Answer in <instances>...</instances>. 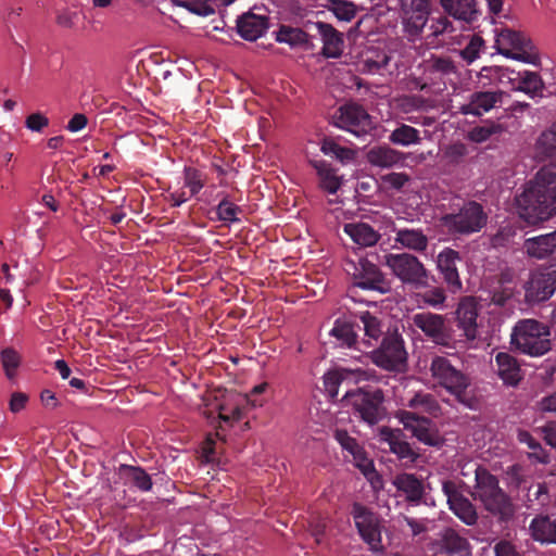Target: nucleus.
<instances>
[{
	"mask_svg": "<svg viewBox=\"0 0 556 556\" xmlns=\"http://www.w3.org/2000/svg\"><path fill=\"white\" fill-rule=\"evenodd\" d=\"M520 217L529 225L548 219L556 213V163L543 166L525 191L516 197Z\"/></svg>",
	"mask_w": 556,
	"mask_h": 556,
	"instance_id": "1",
	"label": "nucleus"
},
{
	"mask_svg": "<svg viewBox=\"0 0 556 556\" xmlns=\"http://www.w3.org/2000/svg\"><path fill=\"white\" fill-rule=\"evenodd\" d=\"M475 482L471 496L479 501L488 513L502 522H506L514 517L515 505L513 500L500 486L496 476L492 475L485 467L477 466Z\"/></svg>",
	"mask_w": 556,
	"mask_h": 556,
	"instance_id": "2",
	"label": "nucleus"
},
{
	"mask_svg": "<svg viewBox=\"0 0 556 556\" xmlns=\"http://www.w3.org/2000/svg\"><path fill=\"white\" fill-rule=\"evenodd\" d=\"M510 344L525 355L543 356L552 350L551 327L536 319H521L511 330Z\"/></svg>",
	"mask_w": 556,
	"mask_h": 556,
	"instance_id": "3",
	"label": "nucleus"
},
{
	"mask_svg": "<svg viewBox=\"0 0 556 556\" xmlns=\"http://www.w3.org/2000/svg\"><path fill=\"white\" fill-rule=\"evenodd\" d=\"M432 378L439 386L444 388L455 400L471 407L472 395L470 394L471 378L452 365L444 356H435L430 364Z\"/></svg>",
	"mask_w": 556,
	"mask_h": 556,
	"instance_id": "4",
	"label": "nucleus"
},
{
	"mask_svg": "<svg viewBox=\"0 0 556 556\" xmlns=\"http://www.w3.org/2000/svg\"><path fill=\"white\" fill-rule=\"evenodd\" d=\"M344 399L354 416L369 426L379 424L387 416L384 392L380 388H357L346 392Z\"/></svg>",
	"mask_w": 556,
	"mask_h": 556,
	"instance_id": "5",
	"label": "nucleus"
},
{
	"mask_svg": "<svg viewBox=\"0 0 556 556\" xmlns=\"http://www.w3.org/2000/svg\"><path fill=\"white\" fill-rule=\"evenodd\" d=\"M488 219L489 215L483 205L470 200L464 202L457 212L444 214L440 220L450 235L471 236L480 232L486 226Z\"/></svg>",
	"mask_w": 556,
	"mask_h": 556,
	"instance_id": "6",
	"label": "nucleus"
},
{
	"mask_svg": "<svg viewBox=\"0 0 556 556\" xmlns=\"http://www.w3.org/2000/svg\"><path fill=\"white\" fill-rule=\"evenodd\" d=\"M495 47L502 55L529 64H536L539 52L532 40L523 33L510 28L502 29L495 38Z\"/></svg>",
	"mask_w": 556,
	"mask_h": 556,
	"instance_id": "7",
	"label": "nucleus"
},
{
	"mask_svg": "<svg viewBox=\"0 0 556 556\" xmlns=\"http://www.w3.org/2000/svg\"><path fill=\"white\" fill-rule=\"evenodd\" d=\"M372 363L388 371H401L407 361V352L401 334L395 331L384 333L380 346L370 352Z\"/></svg>",
	"mask_w": 556,
	"mask_h": 556,
	"instance_id": "8",
	"label": "nucleus"
},
{
	"mask_svg": "<svg viewBox=\"0 0 556 556\" xmlns=\"http://www.w3.org/2000/svg\"><path fill=\"white\" fill-rule=\"evenodd\" d=\"M386 265L403 283L422 287L427 285L428 270L419 258L410 253H390L384 256Z\"/></svg>",
	"mask_w": 556,
	"mask_h": 556,
	"instance_id": "9",
	"label": "nucleus"
},
{
	"mask_svg": "<svg viewBox=\"0 0 556 556\" xmlns=\"http://www.w3.org/2000/svg\"><path fill=\"white\" fill-rule=\"evenodd\" d=\"M351 515L361 538L369 548L372 552L382 551L381 523L378 515L361 503L352 505Z\"/></svg>",
	"mask_w": 556,
	"mask_h": 556,
	"instance_id": "10",
	"label": "nucleus"
},
{
	"mask_svg": "<svg viewBox=\"0 0 556 556\" xmlns=\"http://www.w3.org/2000/svg\"><path fill=\"white\" fill-rule=\"evenodd\" d=\"M345 271L352 276L353 283L364 290H375L381 293L388 291L384 275L379 267L366 258H359L357 263L348 262Z\"/></svg>",
	"mask_w": 556,
	"mask_h": 556,
	"instance_id": "11",
	"label": "nucleus"
},
{
	"mask_svg": "<svg viewBox=\"0 0 556 556\" xmlns=\"http://www.w3.org/2000/svg\"><path fill=\"white\" fill-rule=\"evenodd\" d=\"M334 125L355 137L366 136L372 129V123L366 110L356 103L345 104L333 116Z\"/></svg>",
	"mask_w": 556,
	"mask_h": 556,
	"instance_id": "12",
	"label": "nucleus"
},
{
	"mask_svg": "<svg viewBox=\"0 0 556 556\" xmlns=\"http://www.w3.org/2000/svg\"><path fill=\"white\" fill-rule=\"evenodd\" d=\"M442 492L446 496L450 510L465 525L473 526L478 521V511L476 506L459 491L456 482L444 480L442 482Z\"/></svg>",
	"mask_w": 556,
	"mask_h": 556,
	"instance_id": "13",
	"label": "nucleus"
},
{
	"mask_svg": "<svg viewBox=\"0 0 556 556\" xmlns=\"http://www.w3.org/2000/svg\"><path fill=\"white\" fill-rule=\"evenodd\" d=\"M482 305L480 301L471 295L463 296L455 311L456 326L463 331L468 341H473L479 336L478 317Z\"/></svg>",
	"mask_w": 556,
	"mask_h": 556,
	"instance_id": "14",
	"label": "nucleus"
},
{
	"mask_svg": "<svg viewBox=\"0 0 556 556\" xmlns=\"http://www.w3.org/2000/svg\"><path fill=\"white\" fill-rule=\"evenodd\" d=\"M404 30L413 39L419 37L429 23V0H402Z\"/></svg>",
	"mask_w": 556,
	"mask_h": 556,
	"instance_id": "15",
	"label": "nucleus"
},
{
	"mask_svg": "<svg viewBox=\"0 0 556 556\" xmlns=\"http://www.w3.org/2000/svg\"><path fill=\"white\" fill-rule=\"evenodd\" d=\"M506 92L500 88L476 90L469 94L468 102L463 104L460 113L464 115H471L481 117L502 105Z\"/></svg>",
	"mask_w": 556,
	"mask_h": 556,
	"instance_id": "16",
	"label": "nucleus"
},
{
	"mask_svg": "<svg viewBox=\"0 0 556 556\" xmlns=\"http://www.w3.org/2000/svg\"><path fill=\"white\" fill-rule=\"evenodd\" d=\"M414 325L435 344L447 346L452 340L450 329L442 315L434 313H418L413 317Z\"/></svg>",
	"mask_w": 556,
	"mask_h": 556,
	"instance_id": "17",
	"label": "nucleus"
},
{
	"mask_svg": "<svg viewBox=\"0 0 556 556\" xmlns=\"http://www.w3.org/2000/svg\"><path fill=\"white\" fill-rule=\"evenodd\" d=\"M462 262L460 253L452 248H444L437 256V268L448 290L453 293L460 291L463 288L458 270V264Z\"/></svg>",
	"mask_w": 556,
	"mask_h": 556,
	"instance_id": "18",
	"label": "nucleus"
},
{
	"mask_svg": "<svg viewBox=\"0 0 556 556\" xmlns=\"http://www.w3.org/2000/svg\"><path fill=\"white\" fill-rule=\"evenodd\" d=\"M556 290V260L544 270L532 276L526 289L530 301L542 302L549 299Z\"/></svg>",
	"mask_w": 556,
	"mask_h": 556,
	"instance_id": "19",
	"label": "nucleus"
},
{
	"mask_svg": "<svg viewBox=\"0 0 556 556\" xmlns=\"http://www.w3.org/2000/svg\"><path fill=\"white\" fill-rule=\"evenodd\" d=\"M268 17L248 11L237 18V31L241 38L255 41L262 37L268 28Z\"/></svg>",
	"mask_w": 556,
	"mask_h": 556,
	"instance_id": "20",
	"label": "nucleus"
},
{
	"mask_svg": "<svg viewBox=\"0 0 556 556\" xmlns=\"http://www.w3.org/2000/svg\"><path fill=\"white\" fill-rule=\"evenodd\" d=\"M316 30L323 40L321 54L328 59H337L343 52V34L331 24L325 22L315 23Z\"/></svg>",
	"mask_w": 556,
	"mask_h": 556,
	"instance_id": "21",
	"label": "nucleus"
},
{
	"mask_svg": "<svg viewBox=\"0 0 556 556\" xmlns=\"http://www.w3.org/2000/svg\"><path fill=\"white\" fill-rule=\"evenodd\" d=\"M525 253L535 260H544L556 253V229L554 231L527 238Z\"/></svg>",
	"mask_w": 556,
	"mask_h": 556,
	"instance_id": "22",
	"label": "nucleus"
},
{
	"mask_svg": "<svg viewBox=\"0 0 556 556\" xmlns=\"http://www.w3.org/2000/svg\"><path fill=\"white\" fill-rule=\"evenodd\" d=\"M439 553L445 555L470 556L471 546L468 540L452 528L444 529L438 541Z\"/></svg>",
	"mask_w": 556,
	"mask_h": 556,
	"instance_id": "23",
	"label": "nucleus"
},
{
	"mask_svg": "<svg viewBox=\"0 0 556 556\" xmlns=\"http://www.w3.org/2000/svg\"><path fill=\"white\" fill-rule=\"evenodd\" d=\"M393 485L409 503L419 504L425 495L421 479L414 473L402 472L394 477Z\"/></svg>",
	"mask_w": 556,
	"mask_h": 556,
	"instance_id": "24",
	"label": "nucleus"
},
{
	"mask_svg": "<svg viewBox=\"0 0 556 556\" xmlns=\"http://www.w3.org/2000/svg\"><path fill=\"white\" fill-rule=\"evenodd\" d=\"M495 370L507 386L516 387L522 379L520 364L508 352H498L495 356Z\"/></svg>",
	"mask_w": 556,
	"mask_h": 556,
	"instance_id": "25",
	"label": "nucleus"
},
{
	"mask_svg": "<svg viewBox=\"0 0 556 556\" xmlns=\"http://www.w3.org/2000/svg\"><path fill=\"white\" fill-rule=\"evenodd\" d=\"M359 329L361 326L353 321L337 319L330 330V336L333 337L342 348L362 350L357 334Z\"/></svg>",
	"mask_w": 556,
	"mask_h": 556,
	"instance_id": "26",
	"label": "nucleus"
},
{
	"mask_svg": "<svg viewBox=\"0 0 556 556\" xmlns=\"http://www.w3.org/2000/svg\"><path fill=\"white\" fill-rule=\"evenodd\" d=\"M366 159L371 166L391 168L402 164L405 156L402 152L394 150L389 146H379L371 148L367 152Z\"/></svg>",
	"mask_w": 556,
	"mask_h": 556,
	"instance_id": "27",
	"label": "nucleus"
},
{
	"mask_svg": "<svg viewBox=\"0 0 556 556\" xmlns=\"http://www.w3.org/2000/svg\"><path fill=\"white\" fill-rule=\"evenodd\" d=\"M309 164L319 177L320 188L334 194L342 185V177L337 174V169L324 160H311Z\"/></svg>",
	"mask_w": 556,
	"mask_h": 556,
	"instance_id": "28",
	"label": "nucleus"
},
{
	"mask_svg": "<svg viewBox=\"0 0 556 556\" xmlns=\"http://www.w3.org/2000/svg\"><path fill=\"white\" fill-rule=\"evenodd\" d=\"M395 243L403 248L422 253L427 250L429 240L421 229L400 228L395 229Z\"/></svg>",
	"mask_w": 556,
	"mask_h": 556,
	"instance_id": "29",
	"label": "nucleus"
},
{
	"mask_svg": "<svg viewBox=\"0 0 556 556\" xmlns=\"http://www.w3.org/2000/svg\"><path fill=\"white\" fill-rule=\"evenodd\" d=\"M529 530L534 541L542 544L556 543V521L549 516H536L532 519Z\"/></svg>",
	"mask_w": 556,
	"mask_h": 556,
	"instance_id": "30",
	"label": "nucleus"
},
{
	"mask_svg": "<svg viewBox=\"0 0 556 556\" xmlns=\"http://www.w3.org/2000/svg\"><path fill=\"white\" fill-rule=\"evenodd\" d=\"M401 430L383 427L380 430V440L388 444L389 450L401 459H414L415 453L408 442L401 439Z\"/></svg>",
	"mask_w": 556,
	"mask_h": 556,
	"instance_id": "31",
	"label": "nucleus"
},
{
	"mask_svg": "<svg viewBox=\"0 0 556 556\" xmlns=\"http://www.w3.org/2000/svg\"><path fill=\"white\" fill-rule=\"evenodd\" d=\"M441 5L450 15L465 22L477 20L479 11L476 0H440Z\"/></svg>",
	"mask_w": 556,
	"mask_h": 556,
	"instance_id": "32",
	"label": "nucleus"
},
{
	"mask_svg": "<svg viewBox=\"0 0 556 556\" xmlns=\"http://www.w3.org/2000/svg\"><path fill=\"white\" fill-rule=\"evenodd\" d=\"M344 231L355 243L362 247H372L380 239V233L366 223L346 224Z\"/></svg>",
	"mask_w": 556,
	"mask_h": 556,
	"instance_id": "33",
	"label": "nucleus"
},
{
	"mask_svg": "<svg viewBox=\"0 0 556 556\" xmlns=\"http://www.w3.org/2000/svg\"><path fill=\"white\" fill-rule=\"evenodd\" d=\"M320 151L343 165L352 162L356 155L353 149L341 146L338 139L331 136H326L321 139Z\"/></svg>",
	"mask_w": 556,
	"mask_h": 556,
	"instance_id": "34",
	"label": "nucleus"
},
{
	"mask_svg": "<svg viewBox=\"0 0 556 556\" xmlns=\"http://www.w3.org/2000/svg\"><path fill=\"white\" fill-rule=\"evenodd\" d=\"M477 78V85L481 89L497 87L503 84L505 79L509 81L513 80L509 76L508 68L502 66H483L478 73Z\"/></svg>",
	"mask_w": 556,
	"mask_h": 556,
	"instance_id": "35",
	"label": "nucleus"
},
{
	"mask_svg": "<svg viewBox=\"0 0 556 556\" xmlns=\"http://www.w3.org/2000/svg\"><path fill=\"white\" fill-rule=\"evenodd\" d=\"M359 320L365 334V338L361 341L362 349L372 348L383 334L381 321L369 312L362 313Z\"/></svg>",
	"mask_w": 556,
	"mask_h": 556,
	"instance_id": "36",
	"label": "nucleus"
},
{
	"mask_svg": "<svg viewBox=\"0 0 556 556\" xmlns=\"http://www.w3.org/2000/svg\"><path fill=\"white\" fill-rule=\"evenodd\" d=\"M364 371L361 369L351 370L348 368H337L328 371L324 377V384L330 396L334 397L338 394L340 384L348 380L351 376H355L356 380L362 379Z\"/></svg>",
	"mask_w": 556,
	"mask_h": 556,
	"instance_id": "37",
	"label": "nucleus"
},
{
	"mask_svg": "<svg viewBox=\"0 0 556 556\" xmlns=\"http://www.w3.org/2000/svg\"><path fill=\"white\" fill-rule=\"evenodd\" d=\"M517 440L520 443L526 444L531 450L528 454L530 459L543 465L549 464L551 459L548 452L542 447L541 443L535 440L529 431L521 429L518 430Z\"/></svg>",
	"mask_w": 556,
	"mask_h": 556,
	"instance_id": "38",
	"label": "nucleus"
},
{
	"mask_svg": "<svg viewBox=\"0 0 556 556\" xmlns=\"http://www.w3.org/2000/svg\"><path fill=\"white\" fill-rule=\"evenodd\" d=\"M389 141L396 146L408 147L421 142L420 132L413 126L401 124L389 135Z\"/></svg>",
	"mask_w": 556,
	"mask_h": 556,
	"instance_id": "39",
	"label": "nucleus"
},
{
	"mask_svg": "<svg viewBox=\"0 0 556 556\" xmlns=\"http://www.w3.org/2000/svg\"><path fill=\"white\" fill-rule=\"evenodd\" d=\"M121 469L126 472L127 481L141 492H149L153 486L151 476L139 466L122 465Z\"/></svg>",
	"mask_w": 556,
	"mask_h": 556,
	"instance_id": "40",
	"label": "nucleus"
},
{
	"mask_svg": "<svg viewBox=\"0 0 556 556\" xmlns=\"http://www.w3.org/2000/svg\"><path fill=\"white\" fill-rule=\"evenodd\" d=\"M518 75L519 81L517 86L513 87L514 90L525 92L532 98L542 92L544 84L538 73L525 71Z\"/></svg>",
	"mask_w": 556,
	"mask_h": 556,
	"instance_id": "41",
	"label": "nucleus"
},
{
	"mask_svg": "<svg viewBox=\"0 0 556 556\" xmlns=\"http://www.w3.org/2000/svg\"><path fill=\"white\" fill-rule=\"evenodd\" d=\"M407 406L417 413H428L437 416L440 412V405L435 397L426 392L415 393L407 402Z\"/></svg>",
	"mask_w": 556,
	"mask_h": 556,
	"instance_id": "42",
	"label": "nucleus"
},
{
	"mask_svg": "<svg viewBox=\"0 0 556 556\" xmlns=\"http://www.w3.org/2000/svg\"><path fill=\"white\" fill-rule=\"evenodd\" d=\"M308 34L298 27L281 25L277 31L276 40L291 47L304 46L308 42Z\"/></svg>",
	"mask_w": 556,
	"mask_h": 556,
	"instance_id": "43",
	"label": "nucleus"
},
{
	"mask_svg": "<svg viewBox=\"0 0 556 556\" xmlns=\"http://www.w3.org/2000/svg\"><path fill=\"white\" fill-rule=\"evenodd\" d=\"M430 420L428 418H422L420 422H417L413 428V434L420 442L430 445V446H439L442 443V438L439 435L438 431L430 427Z\"/></svg>",
	"mask_w": 556,
	"mask_h": 556,
	"instance_id": "44",
	"label": "nucleus"
},
{
	"mask_svg": "<svg viewBox=\"0 0 556 556\" xmlns=\"http://www.w3.org/2000/svg\"><path fill=\"white\" fill-rule=\"evenodd\" d=\"M184 185L189 189L190 197L197 195L205 186L207 176L200 169L192 166L184 168Z\"/></svg>",
	"mask_w": 556,
	"mask_h": 556,
	"instance_id": "45",
	"label": "nucleus"
},
{
	"mask_svg": "<svg viewBox=\"0 0 556 556\" xmlns=\"http://www.w3.org/2000/svg\"><path fill=\"white\" fill-rule=\"evenodd\" d=\"M326 8L343 22H351L357 12L356 5L348 0H328Z\"/></svg>",
	"mask_w": 556,
	"mask_h": 556,
	"instance_id": "46",
	"label": "nucleus"
},
{
	"mask_svg": "<svg viewBox=\"0 0 556 556\" xmlns=\"http://www.w3.org/2000/svg\"><path fill=\"white\" fill-rule=\"evenodd\" d=\"M334 439L343 450L349 452L355 460H365L364 450L358 444L356 439L352 438L346 430L337 429L334 431Z\"/></svg>",
	"mask_w": 556,
	"mask_h": 556,
	"instance_id": "47",
	"label": "nucleus"
},
{
	"mask_svg": "<svg viewBox=\"0 0 556 556\" xmlns=\"http://www.w3.org/2000/svg\"><path fill=\"white\" fill-rule=\"evenodd\" d=\"M215 212L218 220L230 224L240 222L238 215L242 213V208L232 203L228 197H224L216 206Z\"/></svg>",
	"mask_w": 556,
	"mask_h": 556,
	"instance_id": "48",
	"label": "nucleus"
},
{
	"mask_svg": "<svg viewBox=\"0 0 556 556\" xmlns=\"http://www.w3.org/2000/svg\"><path fill=\"white\" fill-rule=\"evenodd\" d=\"M172 2L200 16L214 14V0H172Z\"/></svg>",
	"mask_w": 556,
	"mask_h": 556,
	"instance_id": "49",
	"label": "nucleus"
},
{
	"mask_svg": "<svg viewBox=\"0 0 556 556\" xmlns=\"http://www.w3.org/2000/svg\"><path fill=\"white\" fill-rule=\"evenodd\" d=\"M503 126L495 122H488L484 125L473 127L468 137L471 141L481 143L490 139L493 135L501 134Z\"/></svg>",
	"mask_w": 556,
	"mask_h": 556,
	"instance_id": "50",
	"label": "nucleus"
},
{
	"mask_svg": "<svg viewBox=\"0 0 556 556\" xmlns=\"http://www.w3.org/2000/svg\"><path fill=\"white\" fill-rule=\"evenodd\" d=\"M397 108L404 114L422 111L428 108V100L420 94H405L397 99Z\"/></svg>",
	"mask_w": 556,
	"mask_h": 556,
	"instance_id": "51",
	"label": "nucleus"
},
{
	"mask_svg": "<svg viewBox=\"0 0 556 556\" xmlns=\"http://www.w3.org/2000/svg\"><path fill=\"white\" fill-rule=\"evenodd\" d=\"M484 49L485 43L483 38L479 35H472L465 48L459 51V54L463 60L470 64L480 56V53Z\"/></svg>",
	"mask_w": 556,
	"mask_h": 556,
	"instance_id": "52",
	"label": "nucleus"
},
{
	"mask_svg": "<svg viewBox=\"0 0 556 556\" xmlns=\"http://www.w3.org/2000/svg\"><path fill=\"white\" fill-rule=\"evenodd\" d=\"M428 71L432 74L448 76L456 74L455 63L446 56H433L428 61Z\"/></svg>",
	"mask_w": 556,
	"mask_h": 556,
	"instance_id": "53",
	"label": "nucleus"
},
{
	"mask_svg": "<svg viewBox=\"0 0 556 556\" xmlns=\"http://www.w3.org/2000/svg\"><path fill=\"white\" fill-rule=\"evenodd\" d=\"M418 296L422 304L434 308L442 307L446 300L445 291L441 287L428 288L425 291L418 293Z\"/></svg>",
	"mask_w": 556,
	"mask_h": 556,
	"instance_id": "54",
	"label": "nucleus"
},
{
	"mask_svg": "<svg viewBox=\"0 0 556 556\" xmlns=\"http://www.w3.org/2000/svg\"><path fill=\"white\" fill-rule=\"evenodd\" d=\"M20 355L17 352L11 348H7L1 352V363L3 369L5 371V376L9 379H13L15 377L16 369L20 366Z\"/></svg>",
	"mask_w": 556,
	"mask_h": 556,
	"instance_id": "55",
	"label": "nucleus"
},
{
	"mask_svg": "<svg viewBox=\"0 0 556 556\" xmlns=\"http://www.w3.org/2000/svg\"><path fill=\"white\" fill-rule=\"evenodd\" d=\"M536 147L541 152L553 156L556 153V131L552 127L543 131L538 138Z\"/></svg>",
	"mask_w": 556,
	"mask_h": 556,
	"instance_id": "56",
	"label": "nucleus"
},
{
	"mask_svg": "<svg viewBox=\"0 0 556 556\" xmlns=\"http://www.w3.org/2000/svg\"><path fill=\"white\" fill-rule=\"evenodd\" d=\"M429 22L430 24H427L426 27L429 29L428 36L438 37L454 30L451 21L446 16L440 15L439 17H431Z\"/></svg>",
	"mask_w": 556,
	"mask_h": 556,
	"instance_id": "57",
	"label": "nucleus"
},
{
	"mask_svg": "<svg viewBox=\"0 0 556 556\" xmlns=\"http://www.w3.org/2000/svg\"><path fill=\"white\" fill-rule=\"evenodd\" d=\"M390 56L386 52H377L376 56H367L364 61V67L370 73L379 72L381 68L387 67Z\"/></svg>",
	"mask_w": 556,
	"mask_h": 556,
	"instance_id": "58",
	"label": "nucleus"
},
{
	"mask_svg": "<svg viewBox=\"0 0 556 556\" xmlns=\"http://www.w3.org/2000/svg\"><path fill=\"white\" fill-rule=\"evenodd\" d=\"M445 157L451 162L458 164L460 163L464 157L468 154L467 146L463 142H455L453 144H450L445 149Z\"/></svg>",
	"mask_w": 556,
	"mask_h": 556,
	"instance_id": "59",
	"label": "nucleus"
},
{
	"mask_svg": "<svg viewBox=\"0 0 556 556\" xmlns=\"http://www.w3.org/2000/svg\"><path fill=\"white\" fill-rule=\"evenodd\" d=\"M515 236V230L511 226L501 227L496 233L491 238V244L494 248L505 247L508 244Z\"/></svg>",
	"mask_w": 556,
	"mask_h": 556,
	"instance_id": "60",
	"label": "nucleus"
},
{
	"mask_svg": "<svg viewBox=\"0 0 556 556\" xmlns=\"http://www.w3.org/2000/svg\"><path fill=\"white\" fill-rule=\"evenodd\" d=\"M48 125L49 118L40 112L31 113L25 119V126L31 131L40 132Z\"/></svg>",
	"mask_w": 556,
	"mask_h": 556,
	"instance_id": "61",
	"label": "nucleus"
},
{
	"mask_svg": "<svg viewBox=\"0 0 556 556\" xmlns=\"http://www.w3.org/2000/svg\"><path fill=\"white\" fill-rule=\"evenodd\" d=\"M381 179L390 188L401 190L409 181V176L406 173L393 172L382 176Z\"/></svg>",
	"mask_w": 556,
	"mask_h": 556,
	"instance_id": "62",
	"label": "nucleus"
},
{
	"mask_svg": "<svg viewBox=\"0 0 556 556\" xmlns=\"http://www.w3.org/2000/svg\"><path fill=\"white\" fill-rule=\"evenodd\" d=\"M508 482L514 488L518 489L525 482L523 468L519 464L508 466L506 469Z\"/></svg>",
	"mask_w": 556,
	"mask_h": 556,
	"instance_id": "63",
	"label": "nucleus"
},
{
	"mask_svg": "<svg viewBox=\"0 0 556 556\" xmlns=\"http://www.w3.org/2000/svg\"><path fill=\"white\" fill-rule=\"evenodd\" d=\"M495 556H521L516 546L507 540H500L493 547Z\"/></svg>",
	"mask_w": 556,
	"mask_h": 556,
	"instance_id": "64",
	"label": "nucleus"
}]
</instances>
